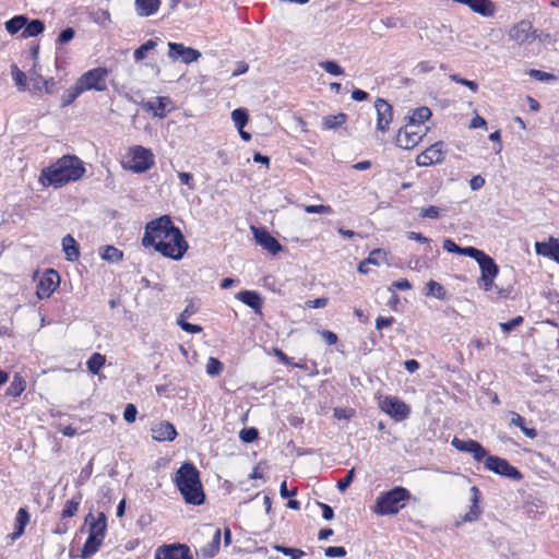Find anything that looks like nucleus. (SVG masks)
<instances>
[{
    "instance_id": "f257e3e1",
    "label": "nucleus",
    "mask_w": 559,
    "mask_h": 559,
    "mask_svg": "<svg viewBox=\"0 0 559 559\" xmlns=\"http://www.w3.org/2000/svg\"><path fill=\"white\" fill-rule=\"evenodd\" d=\"M142 245L152 247L163 257L173 260L182 259L189 247L180 228L174 225L169 215H162L145 225Z\"/></svg>"
},
{
    "instance_id": "f03ea898",
    "label": "nucleus",
    "mask_w": 559,
    "mask_h": 559,
    "mask_svg": "<svg viewBox=\"0 0 559 559\" xmlns=\"http://www.w3.org/2000/svg\"><path fill=\"white\" fill-rule=\"evenodd\" d=\"M85 173L83 162L75 155H64L55 164L41 170L40 182L44 186L62 187L79 180Z\"/></svg>"
},
{
    "instance_id": "7ed1b4c3",
    "label": "nucleus",
    "mask_w": 559,
    "mask_h": 559,
    "mask_svg": "<svg viewBox=\"0 0 559 559\" xmlns=\"http://www.w3.org/2000/svg\"><path fill=\"white\" fill-rule=\"evenodd\" d=\"M174 483L187 504L202 506L205 502L200 471L193 463H182L175 473Z\"/></svg>"
},
{
    "instance_id": "20e7f679",
    "label": "nucleus",
    "mask_w": 559,
    "mask_h": 559,
    "mask_svg": "<svg viewBox=\"0 0 559 559\" xmlns=\"http://www.w3.org/2000/svg\"><path fill=\"white\" fill-rule=\"evenodd\" d=\"M412 498L411 491L402 486H396L380 493L373 507L374 513L379 515H395L403 509Z\"/></svg>"
},
{
    "instance_id": "39448f33",
    "label": "nucleus",
    "mask_w": 559,
    "mask_h": 559,
    "mask_svg": "<svg viewBox=\"0 0 559 559\" xmlns=\"http://www.w3.org/2000/svg\"><path fill=\"white\" fill-rule=\"evenodd\" d=\"M510 40L515 41L519 45L531 44L535 40L544 41L547 38L550 39L549 34H544L533 27V24L527 20H521L509 29Z\"/></svg>"
},
{
    "instance_id": "423d86ee",
    "label": "nucleus",
    "mask_w": 559,
    "mask_h": 559,
    "mask_svg": "<svg viewBox=\"0 0 559 559\" xmlns=\"http://www.w3.org/2000/svg\"><path fill=\"white\" fill-rule=\"evenodd\" d=\"M485 468L506 477L511 480L520 481L523 478L522 473L515 466L511 465L506 459L490 455L487 453L486 457L483 460Z\"/></svg>"
},
{
    "instance_id": "0eeeda50",
    "label": "nucleus",
    "mask_w": 559,
    "mask_h": 559,
    "mask_svg": "<svg viewBox=\"0 0 559 559\" xmlns=\"http://www.w3.org/2000/svg\"><path fill=\"white\" fill-rule=\"evenodd\" d=\"M108 76V70L103 67L94 68L83 73L76 81L81 91L95 90L104 92L107 90L106 79Z\"/></svg>"
},
{
    "instance_id": "6e6552de",
    "label": "nucleus",
    "mask_w": 559,
    "mask_h": 559,
    "mask_svg": "<svg viewBox=\"0 0 559 559\" xmlns=\"http://www.w3.org/2000/svg\"><path fill=\"white\" fill-rule=\"evenodd\" d=\"M154 165V155L151 150L141 145L131 148V158L129 160V168L136 173L142 174L147 171Z\"/></svg>"
},
{
    "instance_id": "1a4fd4ad",
    "label": "nucleus",
    "mask_w": 559,
    "mask_h": 559,
    "mask_svg": "<svg viewBox=\"0 0 559 559\" xmlns=\"http://www.w3.org/2000/svg\"><path fill=\"white\" fill-rule=\"evenodd\" d=\"M380 408L396 421L406 419L411 414V407L402 400L395 396H384L380 403Z\"/></svg>"
},
{
    "instance_id": "9d476101",
    "label": "nucleus",
    "mask_w": 559,
    "mask_h": 559,
    "mask_svg": "<svg viewBox=\"0 0 559 559\" xmlns=\"http://www.w3.org/2000/svg\"><path fill=\"white\" fill-rule=\"evenodd\" d=\"M60 284V275L53 269L45 271L36 287V295L39 299L49 298Z\"/></svg>"
},
{
    "instance_id": "9b49d317",
    "label": "nucleus",
    "mask_w": 559,
    "mask_h": 559,
    "mask_svg": "<svg viewBox=\"0 0 559 559\" xmlns=\"http://www.w3.org/2000/svg\"><path fill=\"white\" fill-rule=\"evenodd\" d=\"M425 132L416 127H409V122L399 130L395 144L403 150L414 148L423 139Z\"/></svg>"
},
{
    "instance_id": "f8f14e48",
    "label": "nucleus",
    "mask_w": 559,
    "mask_h": 559,
    "mask_svg": "<svg viewBox=\"0 0 559 559\" xmlns=\"http://www.w3.org/2000/svg\"><path fill=\"white\" fill-rule=\"evenodd\" d=\"M154 559H193V557L187 545L168 544L156 549Z\"/></svg>"
},
{
    "instance_id": "ddd939ff",
    "label": "nucleus",
    "mask_w": 559,
    "mask_h": 559,
    "mask_svg": "<svg viewBox=\"0 0 559 559\" xmlns=\"http://www.w3.org/2000/svg\"><path fill=\"white\" fill-rule=\"evenodd\" d=\"M453 448L457 451L471 453L476 462H483L487 455V449L484 448L478 441L468 439L462 440L454 437L451 441Z\"/></svg>"
},
{
    "instance_id": "4468645a",
    "label": "nucleus",
    "mask_w": 559,
    "mask_h": 559,
    "mask_svg": "<svg viewBox=\"0 0 559 559\" xmlns=\"http://www.w3.org/2000/svg\"><path fill=\"white\" fill-rule=\"evenodd\" d=\"M255 242L264 250L275 255L283 251V246L266 229L260 227H251Z\"/></svg>"
},
{
    "instance_id": "2eb2a0df",
    "label": "nucleus",
    "mask_w": 559,
    "mask_h": 559,
    "mask_svg": "<svg viewBox=\"0 0 559 559\" xmlns=\"http://www.w3.org/2000/svg\"><path fill=\"white\" fill-rule=\"evenodd\" d=\"M169 51L168 56L173 60L180 59L185 63H191L197 61L201 57V52L194 48L186 47L178 43H168Z\"/></svg>"
},
{
    "instance_id": "dca6fc26",
    "label": "nucleus",
    "mask_w": 559,
    "mask_h": 559,
    "mask_svg": "<svg viewBox=\"0 0 559 559\" xmlns=\"http://www.w3.org/2000/svg\"><path fill=\"white\" fill-rule=\"evenodd\" d=\"M476 260L480 267V277H497L499 274V266L496 261L485 251L476 249L474 255L471 257Z\"/></svg>"
},
{
    "instance_id": "f3484780",
    "label": "nucleus",
    "mask_w": 559,
    "mask_h": 559,
    "mask_svg": "<svg viewBox=\"0 0 559 559\" xmlns=\"http://www.w3.org/2000/svg\"><path fill=\"white\" fill-rule=\"evenodd\" d=\"M374 107L377 111V129L381 132H386L393 117L392 106L385 99L377 98Z\"/></svg>"
},
{
    "instance_id": "a211bd4d",
    "label": "nucleus",
    "mask_w": 559,
    "mask_h": 559,
    "mask_svg": "<svg viewBox=\"0 0 559 559\" xmlns=\"http://www.w3.org/2000/svg\"><path fill=\"white\" fill-rule=\"evenodd\" d=\"M152 438L156 441H173L177 437V430L169 421H160L153 426Z\"/></svg>"
},
{
    "instance_id": "6ab92c4d",
    "label": "nucleus",
    "mask_w": 559,
    "mask_h": 559,
    "mask_svg": "<svg viewBox=\"0 0 559 559\" xmlns=\"http://www.w3.org/2000/svg\"><path fill=\"white\" fill-rule=\"evenodd\" d=\"M236 298L251 308L255 313L262 314L263 299L255 290H241L236 295Z\"/></svg>"
},
{
    "instance_id": "aec40b11",
    "label": "nucleus",
    "mask_w": 559,
    "mask_h": 559,
    "mask_svg": "<svg viewBox=\"0 0 559 559\" xmlns=\"http://www.w3.org/2000/svg\"><path fill=\"white\" fill-rule=\"evenodd\" d=\"M471 493H472V497H471L472 506L469 508V511L467 513H465L464 516L462 518L463 522H475L479 519V516L483 513V510L478 506L480 498H481L480 490L478 489V487L473 486L471 488Z\"/></svg>"
},
{
    "instance_id": "412c9836",
    "label": "nucleus",
    "mask_w": 559,
    "mask_h": 559,
    "mask_svg": "<svg viewBox=\"0 0 559 559\" xmlns=\"http://www.w3.org/2000/svg\"><path fill=\"white\" fill-rule=\"evenodd\" d=\"M62 250L68 261L74 262L80 258V246L71 235L63 237Z\"/></svg>"
},
{
    "instance_id": "4be33fe9",
    "label": "nucleus",
    "mask_w": 559,
    "mask_h": 559,
    "mask_svg": "<svg viewBox=\"0 0 559 559\" xmlns=\"http://www.w3.org/2000/svg\"><path fill=\"white\" fill-rule=\"evenodd\" d=\"M469 9L486 17H491L496 13V5L491 0H473Z\"/></svg>"
},
{
    "instance_id": "5701e85b",
    "label": "nucleus",
    "mask_w": 559,
    "mask_h": 559,
    "mask_svg": "<svg viewBox=\"0 0 559 559\" xmlns=\"http://www.w3.org/2000/svg\"><path fill=\"white\" fill-rule=\"evenodd\" d=\"M135 10L139 16H151L158 11L159 0H135Z\"/></svg>"
},
{
    "instance_id": "b1692460",
    "label": "nucleus",
    "mask_w": 559,
    "mask_h": 559,
    "mask_svg": "<svg viewBox=\"0 0 559 559\" xmlns=\"http://www.w3.org/2000/svg\"><path fill=\"white\" fill-rule=\"evenodd\" d=\"M103 538L100 537H96L94 535H90L88 534V537L86 538L83 547H82V550H81V558L82 559H88L90 557H92L95 552L98 551L99 547L102 546L103 544Z\"/></svg>"
},
{
    "instance_id": "393cba45",
    "label": "nucleus",
    "mask_w": 559,
    "mask_h": 559,
    "mask_svg": "<svg viewBox=\"0 0 559 559\" xmlns=\"http://www.w3.org/2000/svg\"><path fill=\"white\" fill-rule=\"evenodd\" d=\"M430 117L431 110L428 107H418L414 109L412 116L408 117L409 127H416L417 129H421V124Z\"/></svg>"
},
{
    "instance_id": "a878e982",
    "label": "nucleus",
    "mask_w": 559,
    "mask_h": 559,
    "mask_svg": "<svg viewBox=\"0 0 559 559\" xmlns=\"http://www.w3.org/2000/svg\"><path fill=\"white\" fill-rule=\"evenodd\" d=\"M45 31V23L44 21L39 19L29 20L27 17V24L25 25L21 37L22 38H28V37H36L40 35Z\"/></svg>"
},
{
    "instance_id": "bb28decb",
    "label": "nucleus",
    "mask_w": 559,
    "mask_h": 559,
    "mask_svg": "<svg viewBox=\"0 0 559 559\" xmlns=\"http://www.w3.org/2000/svg\"><path fill=\"white\" fill-rule=\"evenodd\" d=\"M221 538L222 532L219 528H216L212 540L201 548L202 556L206 558H213L219 551Z\"/></svg>"
},
{
    "instance_id": "cd10ccee",
    "label": "nucleus",
    "mask_w": 559,
    "mask_h": 559,
    "mask_svg": "<svg viewBox=\"0 0 559 559\" xmlns=\"http://www.w3.org/2000/svg\"><path fill=\"white\" fill-rule=\"evenodd\" d=\"M82 498V492L78 491L75 496L72 497V499L66 502L64 508L61 512V520H67L69 518L74 516L78 513Z\"/></svg>"
},
{
    "instance_id": "c85d7f7f",
    "label": "nucleus",
    "mask_w": 559,
    "mask_h": 559,
    "mask_svg": "<svg viewBox=\"0 0 559 559\" xmlns=\"http://www.w3.org/2000/svg\"><path fill=\"white\" fill-rule=\"evenodd\" d=\"M442 247L445 251H448L450 253H455V254L465 255V257H469V258L472 255H474V252L477 249L475 247H460L450 238H445L443 240Z\"/></svg>"
},
{
    "instance_id": "c756f323",
    "label": "nucleus",
    "mask_w": 559,
    "mask_h": 559,
    "mask_svg": "<svg viewBox=\"0 0 559 559\" xmlns=\"http://www.w3.org/2000/svg\"><path fill=\"white\" fill-rule=\"evenodd\" d=\"M512 418L510 421L511 426H515L521 429V431L530 439H534L537 437V430L535 428L526 427V421L523 416L515 412H511Z\"/></svg>"
},
{
    "instance_id": "7c9ffc66",
    "label": "nucleus",
    "mask_w": 559,
    "mask_h": 559,
    "mask_svg": "<svg viewBox=\"0 0 559 559\" xmlns=\"http://www.w3.org/2000/svg\"><path fill=\"white\" fill-rule=\"evenodd\" d=\"M169 103L170 102L167 97H156L154 102H148L146 106L147 109L151 110L154 116L164 118L169 111L166 108V105Z\"/></svg>"
},
{
    "instance_id": "2f4dec72",
    "label": "nucleus",
    "mask_w": 559,
    "mask_h": 559,
    "mask_svg": "<svg viewBox=\"0 0 559 559\" xmlns=\"http://www.w3.org/2000/svg\"><path fill=\"white\" fill-rule=\"evenodd\" d=\"M444 143L442 141L436 142L426 148L429 155V163L441 164L445 157V151L443 150Z\"/></svg>"
},
{
    "instance_id": "473e14b6",
    "label": "nucleus",
    "mask_w": 559,
    "mask_h": 559,
    "mask_svg": "<svg viewBox=\"0 0 559 559\" xmlns=\"http://www.w3.org/2000/svg\"><path fill=\"white\" fill-rule=\"evenodd\" d=\"M27 24V16L24 14L15 15L4 23L5 29L9 34L15 35L21 29H24Z\"/></svg>"
},
{
    "instance_id": "72a5a7b5",
    "label": "nucleus",
    "mask_w": 559,
    "mask_h": 559,
    "mask_svg": "<svg viewBox=\"0 0 559 559\" xmlns=\"http://www.w3.org/2000/svg\"><path fill=\"white\" fill-rule=\"evenodd\" d=\"M425 290L426 296H433L440 300L447 299V289L433 280L426 284Z\"/></svg>"
},
{
    "instance_id": "f704fd0d",
    "label": "nucleus",
    "mask_w": 559,
    "mask_h": 559,
    "mask_svg": "<svg viewBox=\"0 0 559 559\" xmlns=\"http://www.w3.org/2000/svg\"><path fill=\"white\" fill-rule=\"evenodd\" d=\"M347 120V115L340 112L337 115H329L323 118V127L325 129H336L344 124Z\"/></svg>"
},
{
    "instance_id": "c9c22d12",
    "label": "nucleus",
    "mask_w": 559,
    "mask_h": 559,
    "mask_svg": "<svg viewBox=\"0 0 559 559\" xmlns=\"http://www.w3.org/2000/svg\"><path fill=\"white\" fill-rule=\"evenodd\" d=\"M100 255L104 260L115 263L122 260L123 252L114 246H105Z\"/></svg>"
},
{
    "instance_id": "e433bc0d",
    "label": "nucleus",
    "mask_w": 559,
    "mask_h": 559,
    "mask_svg": "<svg viewBox=\"0 0 559 559\" xmlns=\"http://www.w3.org/2000/svg\"><path fill=\"white\" fill-rule=\"evenodd\" d=\"M83 92L75 82V84L69 87L61 96V107L71 105Z\"/></svg>"
},
{
    "instance_id": "4c0bfd02",
    "label": "nucleus",
    "mask_w": 559,
    "mask_h": 559,
    "mask_svg": "<svg viewBox=\"0 0 559 559\" xmlns=\"http://www.w3.org/2000/svg\"><path fill=\"white\" fill-rule=\"evenodd\" d=\"M105 356L99 353H94L87 360V369L93 374H97L102 367L105 365Z\"/></svg>"
},
{
    "instance_id": "58836bf2",
    "label": "nucleus",
    "mask_w": 559,
    "mask_h": 559,
    "mask_svg": "<svg viewBox=\"0 0 559 559\" xmlns=\"http://www.w3.org/2000/svg\"><path fill=\"white\" fill-rule=\"evenodd\" d=\"M231 119L237 129H243L249 120L248 110L246 108L234 109L231 112Z\"/></svg>"
},
{
    "instance_id": "ea45409f",
    "label": "nucleus",
    "mask_w": 559,
    "mask_h": 559,
    "mask_svg": "<svg viewBox=\"0 0 559 559\" xmlns=\"http://www.w3.org/2000/svg\"><path fill=\"white\" fill-rule=\"evenodd\" d=\"M11 75H12V79L16 85V87L19 88V91H25L26 90V74L21 71L19 69V67L13 63L11 64Z\"/></svg>"
},
{
    "instance_id": "a19ab883",
    "label": "nucleus",
    "mask_w": 559,
    "mask_h": 559,
    "mask_svg": "<svg viewBox=\"0 0 559 559\" xmlns=\"http://www.w3.org/2000/svg\"><path fill=\"white\" fill-rule=\"evenodd\" d=\"M157 43L153 39L147 40L142 44L139 48L134 50L133 57L135 61L144 60L147 56V52L156 47Z\"/></svg>"
},
{
    "instance_id": "79ce46f5",
    "label": "nucleus",
    "mask_w": 559,
    "mask_h": 559,
    "mask_svg": "<svg viewBox=\"0 0 559 559\" xmlns=\"http://www.w3.org/2000/svg\"><path fill=\"white\" fill-rule=\"evenodd\" d=\"M224 369L223 362L215 357H210L206 362V373L211 377H217Z\"/></svg>"
},
{
    "instance_id": "37998d69",
    "label": "nucleus",
    "mask_w": 559,
    "mask_h": 559,
    "mask_svg": "<svg viewBox=\"0 0 559 559\" xmlns=\"http://www.w3.org/2000/svg\"><path fill=\"white\" fill-rule=\"evenodd\" d=\"M29 522V513L25 508L19 509L15 518L14 528L24 533L26 525Z\"/></svg>"
},
{
    "instance_id": "c03bdc74",
    "label": "nucleus",
    "mask_w": 559,
    "mask_h": 559,
    "mask_svg": "<svg viewBox=\"0 0 559 559\" xmlns=\"http://www.w3.org/2000/svg\"><path fill=\"white\" fill-rule=\"evenodd\" d=\"M273 548L284 556H289L290 559H300L305 555L301 549L287 547L284 545H275Z\"/></svg>"
},
{
    "instance_id": "a18cd8bd",
    "label": "nucleus",
    "mask_w": 559,
    "mask_h": 559,
    "mask_svg": "<svg viewBox=\"0 0 559 559\" xmlns=\"http://www.w3.org/2000/svg\"><path fill=\"white\" fill-rule=\"evenodd\" d=\"M325 72L332 75L344 74V69L334 60L322 61L319 64Z\"/></svg>"
},
{
    "instance_id": "49530a36",
    "label": "nucleus",
    "mask_w": 559,
    "mask_h": 559,
    "mask_svg": "<svg viewBox=\"0 0 559 559\" xmlns=\"http://www.w3.org/2000/svg\"><path fill=\"white\" fill-rule=\"evenodd\" d=\"M528 75L539 82H551L558 80V78L555 74L537 69H531Z\"/></svg>"
},
{
    "instance_id": "de8ad7c7",
    "label": "nucleus",
    "mask_w": 559,
    "mask_h": 559,
    "mask_svg": "<svg viewBox=\"0 0 559 559\" xmlns=\"http://www.w3.org/2000/svg\"><path fill=\"white\" fill-rule=\"evenodd\" d=\"M239 438L245 443L254 442L259 438L258 429H255L254 427L243 428L239 432Z\"/></svg>"
},
{
    "instance_id": "09e8293b",
    "label": "nucleus",
    "mask_w": 559,
    "mask_h": 559,
    "mask_svg": "<svg viewBox=\"0 0 559 559\" xmlns=\"http://www.w3.org/2000/svg\"><path fill=\"white\" fill-rule=\"evenodd\" d=\"M524 321V318L522 316H516L514 317L513 319L507 321V322H501L499 324L500 329L504 332V333H510L512 332L514 329H516L518 326H520Z\"/></svg>"
},
{
    "instance_id": "8fccbe9b",
    "label": "nucleus",
    "mask_w": 559,
    "mask_h": 559,
    "mask_svg": "<svg viewBox=\"0 0 559 559\" xmlns=\"http://www.w3.org/2000/svg\"><path fill=\"white\" fill-rule=\"evenodd\" d=\"M354 477H355V468H352L347 472V474L341 478L337 484H336V488L341 491V492H344L347 490V488L352 485L353 480H354Z\"/></svg>"
},
{
    "instance_id": "3c124183",
    "label": "nucleus",
    "mask_w": 559,
    "mask_h": 559,
    "mask_svg": "<svg viewBox=\"0 0 559 559\" xmlns=\"http://www.w3.org/2000/svg\"><path fill=\"white\" fill-rule=\"evenodd\" d=\"M75 36V29L73 27H66L62 29L57 38V45H64L71 41Z\"/></svg>"
},
{
    "instance_id": "603ef678",
    "label": "nucleus",
    "mask_w": 559,
    "mask_h": 559,
    "mask_svg": "<svg viewBox=\"0 0 559 559\" xmlns=\"http://www.w3.org/2000/svg\"><path fill=\"white\" fill-rule=\"evenodd\" d=\"M177 324L185 331V332H188V333H192V334H195V333H201L202 332V326L199 325V324H192L190 322H188L187 320H183V319H177Z\"/></svg>"
},
{
    "instance_id": "864d4df0",
    "label": "nucleus",
    "mask_w": 559,
    "mask_h": 559,
    "mask_svg": "<svg viewBox=\"0 0 559 559\" xmlns=\"http://www.w3.org/2000/svg\"><path fill=\"white\" fill-rule=\"evenodd\" d=\"M450 79L459 84L468 87L472 92H476L478 90V84L475 81L461 78L459 74H451Z\"/></svg>"
},
{
    "instance_id": "5fc2aeb1",
    "label": "nucleus",
    "mask_w": 559,
    "mask_h": 559,
    "mask_svg": "<svg viewBox=\"0 0 559 559\" xmlns=\"http://www.w3.org/2000/svg\"><path fill=\"white\" fill-rule=\"evenodd\" d=\"M419 216L421 218L437 219L440 216V209L435 205H429L428 207L421 209Z\"/></svg>"
},
{
    "instance_id": "6e6d98bb",
    "label": "nucleus",
    "mask_w": 559,
    "mask_h": 559,
    "mask_svg": "<svg viewBox=\"0 0 559 559\" xmlns=\"http://www.w3.org/2000/svg\"><path fill=\"white\" fill-rule=\"evenodd\" d=\"M305 211L309 214H314V213H318V214H331L333 212L332 207L330 205H323V204H319V205H307L305 207Z\"/></svg>"
},
{
    "instance_id": "4d7b16f0",
    "label": "nucleus",
    "mask_w": 559,
    "mask_h": 559,
    "mask_svg": "<svg viewBox=\"0 0 559 559\" xmlns=\"http://www.w3.org/2000/svg\"><path fill=\"white\" fill-rule=\"evenodd\" d=\"M136 415H138V409L135 407L134 404H127V406L124 407V411H123V419L131 424V423H134L135 419H136Z\"/></svg>"
},
{
    "instance_id": "13d9d810",
    "label": "nucleus",
    "mask_w": 559,
    "mask_h": 559,
    "mask_svg": "<svg viewBox=\"0 0 559 559\" xmlns=\"http://www.w3.org/2000/svg\"><path fill=\"white\" fill-rule=\"evenodd\" d=\"M347 551L343 546H330L325 548L324 555L329 558L344 557Z\"/></svg>"
},
{
    "instance_id": "bf43d9fd",
    "label": "nucleus",
    "mask_w": 559,
    "mask_h": 559,
    "mask_svg": "<svg viewBox=\"0 0 559 559\" xmlns=\"http://www.w3.org/2000/svg\"><path fill=\"white\" fill-rule=\"evenodd\" d=\"M386 253L382 249H374L369 253V257L365 260L368 264H380V258H385Z\"/></svg>"
},
{
    "instance_id": "052dcab7",
    "label": "nucleus",
    "mask_w": 559,
    "mask_h": 559,
    "mask_svg": "<svg viewBox=\"0 0 559 559\" xmlns=\"http://www.w3.org/2000/svg\"><path fill=\"white\" fill-rule=\"evenodd\" d=\"M87 524L90 525V527H88L90 535H94V536L100 537L103 539L105 538L107 528L103 527L99 524H96L93 521H90V523H87Z\"/></svg>"
},
{
    "instance_id": "680f3d73",
    "label": "nucleus",
    "mask_w": 559,
    "mask_h": 559,
    "mask_svg": "<svg viewBox=\"0 0 559 559\" xmlns=\"http://www.w3.org/2000/svg\"><path fill=\"white\" fill-rule=\"evenodd\" d=\"M412 288V284L406 278H401L399 281H394L388 288L389 292H395V289L400 290H409Z\"/></svg>"
},
{
    "instance_id": "e2e57ef3",
    "label": "nucleus",
    "mask_w": 559,
    "mask_h": 559,
    "mask_svg": "<svg viewBox=\"0 0 559 559\" xmlns=\"http://www.w3.org/2000/svg\"><path fill=\"white\" fill-rule=\"evenodd\" d=\"M92 472H93V463L92 461H90L87 463L86 466H84L82 469H81V473L78 477V485H83L85 481L88 480V478L91 477L92 475Z\"/></svg>"
},
{
    "instance_id": "0e129e2a",
    "label": "nucleus",
    "mask_w": 559,
    "mask_h": 559,
    "mask_svg": "<svg viewBox=\"0 0 559 559\" xmlns=\"http://www.w3.org/2000/svg\"><path fill=\"white\" fill-rule=\"evenodd\" d=\"M552 239H555V238L550 237L549 242H536L535 249H536L537 254L549 257V253H547V252L551 251Z\"/></svg>"
},
{
    "instance_id": "69168bd1",
    "label": "nucleus",
    "mask_w": 559,
    "mask_h": 559,
    "mask_svg": "<svg viewBox=\"0 0 559 559\" xmlns=\"http://www.w3.org/2000/svg\"><path fill=\"white\" fill-rule=\"evenodd\" d=\"M199 310V307L194 304L193 300H190L183 311L180 313L178 319L187 320L192 314H194Z\"/></svg>"
},
{
    "instance_id": "338daca9",
    "label": "nucleus",
    "mask_w": 559,
    "mask_h": 559,
    "mask_svg": "<svg viewBox=\"0 0 559 559\" xmlns=\"http://www.w3.org/2000/svg\"><path fill=\"white\" fill-rule=\"evenodd\" d=\"M394 318L393 317H378L376 319V329L378 331H381L385 328H389L391 326L393 323H394Z\"/></svg>"
},
{
    "instance_id": "774afa93",
    "label": "nucleus",
    "mask_w": 559,
    "mask_h": 559,
    "mask_svg": "<svg viewBox=\"0 0 559 559\" xmlns=\"http://www.w3.org/2000/svg\"><path fill=\"white\" fill-rule=\"evenodd\" d=\"M24 391L22 381L16 382L15 380L8 388L7 394L10 396H19Z\"/></svg>"
}]
</instances>
